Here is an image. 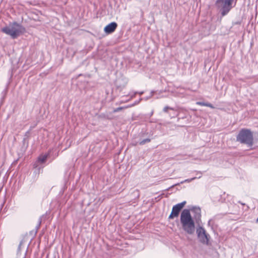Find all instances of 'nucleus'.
I'll list each match as a JSON object with an SVG mask.
<instances>
[{
  "mask_svg": "<svg viewBox=\"0 0 258 258\" xmlns=\"http://www.w3.org/2000/svg\"><path fill=\"white\" fill-rule=\"evenodd\" d=\"M41 223V218H40L39 219L38 223L37 225V226H36L35 233H36L37 232L38 230L39 229V228L40 227Z\"/></svg>",
  "mask_w": 258,
  "mask_h": 258,
  "instance_id": "ddd939ff",
  "label": "nucleus"
},
{
  "mask_svg": "<svg viewBox=\"0 0 258 258\" xmlns=\"http://www.w3.org/2000/svg\"><path fill=\"white\" fill-rule=\"evenodd\" d=\"M238 24H240V22H233V25H238Z\"/></svg>",
  "mask_w": 258,
  "mask_h": 258,
  "instance_id": "a211bd4d",
  "label": "nucleus"
},
{
  "mask_svg": "<svg viewBox=\"0 0 258 258\" xmlns=\"http://www.w3.org/2000/svg\"><path fill=\"white\" fill-rule=\"evenodd\" d=\"M2 31L7 35H10L12 39H16L23 34L26 31V29L21 24L14 22L8 26L3 28Z\"/></svg>",
  "mask_w": 258,
  "mask_h": 258,
  "instance_id": "f03ea898",
  "label": "nucleus"
},
{
  "mask_svg": "<svg viewBox=\"0 0 258 258\" xmlns=\"http://www.w3.org/2000/svg\"><path fill=\"white\" fill-rule=\"evenodd\" d=\"M186 204V201H183L180 203H178L172 207V211L168 219H172L175 217H177L179 214L181 209L183 208Z\"/></svg>",
  "mask_w": 258,
  "mask_h": 258,
  "instance_id": "423d86ee",
  "label": "nucleus"
},
{
  "mask_svg": "<svg viewBox=\"0 0 258 258\" xmlns=\"http://www.w3.org/2000/svg\"><path fill=\"white\" fill-rule=\"evenodd\" d=\"M180 220L183 230L188 234H193L195 231V223L189 210L182 211Z\"/></svg>",
  "mask_w": 258,
  "mask_h": 258,
  "instance_id": "f257e3e1",
  "label": "nucleus"
},
{
  "mask_svg": "<svg viewBox=\"0 0 258 258\" xmlns=\"http://www.w3.org/2000/svg\"><path fill=\"white\" fill-rule=\"evenodd\" d=\"M237 141L246 144L248 147H251L253 144V138L250 130L243 128L239 132L236 137Z\"/></svg>",
  "mask_w": 258,
  "mask_h": 258,
  "instance_id": "7ed1b4c3",
  "label": "nucleus"
},
{
  "mask_svg": "<svg viewBox=\"0 0 258 258\" xmlns=\"http://www.w3.org/2000/svg\"><path fill=\"white\" fill-rule=\"evenodd\" d=\"M136 93H137V92H136L134 95H132V96H131V97H132V98H133V97L135 96V95Z\"/></svg>",
  "mask_w": 258,
  "mask_h": 258,
  "instance_id": "393cba45",
  "label": "nucleus"
},
{
  "mask_svg": "<svg viewBox=\"0 0 258 258\" xmlns=\"http://www.w3.org/2000/svg\"><path fill=\"white\" fill-rule=\"evenodd\" d=\"M48 156V154L39 156L37 160L34 163L33 167L36 169L34 172H35L36 174H39L40 170L43 168V167L40 166L39 164L44 163L46 161Z\"/></svg>",
  "mask_w": 258,
  "mask_h": 258,
  "instance_id": "0eeeda50",
  "label": "nucleus"
},
{
  "mask_svg": "<svg viewBox=\"0 0 258 258\" xmlns=\"http://www.w3.org/2000/svg\"><path fill=\"white\" fill-rule=\"evenodd\" d=\"M197 213H198L199 215H200V216H201V214H200V212H201V210L200 209H198L197 210V211L196 212Z\"/></svg>",
  "mask_w": 258,
  "mask_h": 258,
  "instance_id": "6ab92c4d",
  "label": "nucleus"
},
{
  "mask_svg": "<svg viewBox=\"0 0 258 258\" xmlns=\"http://www.w3.org/2000/svg\"><path fill=\"white\" fill-rule=\"evenodd\" d=\"M197 173H198H198H199V174H202V173L201 172H200V171H199V172H198Z\"/></svg>",
  "mask_w": 258,
  "mask_h": 258,
  "instance_id": "b1692460",
  "label": "nucleus"
},
{
  "mask_svg": "<svg viewBox=\"0 0 258 258\" xmlns=\"http://www.w3.org/2000/svg\"><path fill=\"white\" fill-rule=\"evenodd\" d=\"M168 109L174 110L173 108L166 106L163 108V110L164 112H167Z\"/></svg>",
  "mask_w": 258,
  "mask_h": 258,
  "instance_id": "4468645a",
  "label": "nucleus"
},
{
  "mask_svg": "<svg viewBox=\"0 0 258 258\" xmlns=\"http://www.w3.org/2000/svg\"><path fill=\"white\" fill-rule=\"evenodd\" d=\"M127 107H119L116 108H114L113 110V112L115 113V112L120 111L122 110L123 109L126 108Z\"/></svg>",
  "mask_w": 258,
  "mask_h": 258,
  "instance_id": "f8f14e48",
  "label": "nucleus"
},
{
  "mask_svg": "<svg viewBox=\"0 0 258 258\" xmlns=\"http://www.w3.org/2000/svg\"><path fill=\"white\" fill-rule=\"evenodd\" d=\"M140 95H142L143 94V92H141L139 93Z\"/></svg>",
  "mask_w": 258,
  "mask_h": 258,
  "instance_id": "5701e85b",
  "label": "nucleus"
},
{
  "mask_svg": "<svg viewBox=\"0 0 258 258\" xmlns=\"http://www.w3.org/2000/svg\"><path fill=\"white\" fill-rule=\"evenodd\" d=\"M154 93V91H151V95H150L149 97H147V98H146V100H147V99H149V98H150V97H151V96H152L153 95V93Z\"/></svg>",
  "mask_w": 258,
  "mask_h": 258,
  "instance_id": "f3484780",
  "label": "nucleus"
},
{
  "mask_svg": "<svg viewBox=\"0 0 258 258\" xmlns=\"http://www.w3.org/2000/svg\"><path fill=\"white\" fill-rule=\"evenodd\" d=\"M196 178H197V177H194L189 178V179H185L183 181H181L180 183L182 184V183H185V182H190L192 181V180L196 179Z\"/></svg>",
  "mask_w": 258,
  "mask_h": 258,
  "instance_id": "9b49d317",
  "label": "nucleus"
},
{
  "mask_svg": "<svg viewBox=\"0 0 258 258\" xmlns=\"http://www.w3.org/2000/svg\"><path fill=\"white\" fill-rule=\"evenodd\" d=\"M201 175L199 176L198 178H201Z\"/></svg>",
  "mask_w": 258,
  "mask_h": 258,
  "instance_id": "a878e982",
  "label": "nucleus"
},
{
  "mask_svg": "<svg viewBox=\"0 0 258 258\" xmlns=\"http://www.w3.org/2000/svg\"><path fill=\"white\" fill-rule=\"evenodd\" d=\"M153 114V111H152L151 113H150V116L152 115Z\"/></svg>",
  "mask_w": 258,
  "mask_h": 258,
  "instance_id": "4be33fe9",
  "label": "nucleus"
},
{
  "mask_svg": "<svg viewBox=\"0 0 258 258\" xmlns=\"http://www.w3.org/2000/svg\"><path fill=\"white\" fill-rule=\"evenodd\" d=\"M197 233L201 242L203 244H208L210 236L206 233V230L202 227H199L197 229Z\"/></svg>",
  "mask_w": 258,
  "mask_h": 258,
  "instance_id": "39448f33",
  "label": "nucleus"
},
{
  "mask_svg": "<svg viewBox=\"0 0 258 258\" xmlns=\"http://www.w3.org/2000/svg\"><path fill=\"white\" fill-rule=\"evenodd\" d=\"M213 219H211L209 220L208 221V225L210 226H212V224H213Z\"/></svg>",
  "mask_w": 258,
  "mask_h": 258,
  "instance_id": "dca6fc26",
  "label": "nucleus"
},
{
  "mask_svg": "<svg viewBox=\"0 0 258 258\" xmlns=\"http://www.w3.org/2000/svg\"><path fill=\"white\" fill-rule=\"evenodd\" d=\"M150 141L151 139L148 138L143 140H140V141L138 142V144L140 145H143L146 143L150 142Z\"/></svg>",
  "mask_w": 258,
  "mask_h": 258,
  "instance_id": "9d476101",
  "label": "nucleus"
},
{
  "mask_svg": "<svg viewBox=\"0 0 258 258\" xmlns=\"http://www.w3.org/2000/svg\"><path fill=\"white\" fill-rule=\"evenodd\" d=\"M117 27V23L113 22L106 25L104 29V31L106 34H111L115 30Z\"/></svg>",
  "mask_w": 258,
  "mask_h": 258,
  "instance_id": "6e6552de",
  "label": "nucleus"
},
{
  "mask_svg": "<svg viewBox=\"0 0 258 258\" xmlns=\"http://www.w3.org/2000/svg\"><path fill=\"white\" fill-rule=\"evenodd\" d=\"M22 242H21L19 245V247H18V255L19 254V253L20 252V251L21 250V248H22Z\"/></svg>",
  "mask_w": 258,
  "mask_h": 258,
  "instance_id": "2eb2a0df",
  "label": "nucleus"
},
{
  "mask_svg": "<svg viewBox=\"0 0 258 258\" xmlns=\"http://www.w3.org/2000/svg\"><path fill=\"white\" fill-rule=\"evenodd\" d=\"M238 203H240V204H241L242 205H245V204L241 202L240 201H239Z\"/></svg>",
  "mask_w": 258,
  "mask_h": 258,
  "instance_id": "aec40b11",
  "label": "nucleus"
},
{
  "mask_svg": "<svg viewBox=\"0 0 258 258\" xmlns=\"http://www.w3.org/2000/svg\"><path fill=\"white\" fill-rule=\"evenodd\" d=\"M196 103H197V104H198L199 105L207 106V107H210L211 108H212V109L215 108L214 106L211 103H208V102H204L199 101V102H197Z\"/></svg>",
  "mask_w": 258,
  "mask_h": 258,
  "instance_id": "1a4fd4ad",
  "label": "nucleus"
},
{
  "mask_svg": "<svg viewBox=\"0 0 258 258\" xmlns=\"http://www.w3.org/2000/svg\"><path fill=\"white\" fill-rule=\"evenodd\" d=\"M26 252H27V250H26L25 251V256H24L23 258H25V255H26Z\"/></svg>",
  "mask_w": 258,
  "mask_h": 258,
  "instance_id": "412c9836",
  "label": "nucleus"
},
{
  "mask_svg": "<svg viewBox=\"0 0 258 258\" xmlns=\"http://www.w3.org/2000/svg\"><path fill=\"white\" fill-rule=\"evenodd\" d=\"M233 0H217L216 4L221 7V14L222 17L227 15L231 10Z\"/></svg>",
  "mask_w": 258,
  "mask_h": 258,
  "instance_id": "20e7f679",
  "label": "nucleus"
}]
</instances>
